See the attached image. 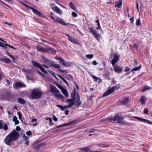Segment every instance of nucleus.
Here are the masks:
<instances>
[{"label":"nucleus","instance_id":"nucleus-1","mask_svg":"<svg viewBox=\"0 0 152 152\" xmlns=\"http://www.w3.org/2000/svg\"><path fill=\"white\" fill-rule=\"evenodd\" d=\"M71 96L72 99H67V108H71L75 104H75L78 107L81 104L82 102L79 101L80 96L78 93L76 94L75 89L72 93Z\"/></svg>","mask_w":152,"mask_h":152},{"label":"nucleus","instance_id":"nucleus-2","mask_svg":"<svg viewBox=\"0 0 152 152\" xmlns=\"http://www.w3.org/2000/svg\"><path fill=\"white\" fill-rule=\"evenodd\" d=\"M19 136V133L14 130L6 137L4 142L6 145L10 146L13 142L16 141L18 139Z\"/></svg>","mask_w":152,"mask_h":152},{"label":"nucleus","instance_id":"nucleus-3","mask_svg":"<svg viewBox=\"0 0 152 152\" xmlns=\"http://www.w3.org/2000/svg\"><path fill=\"white\" fill-rule=\"evenodd\" d=\"M42 92L39 91L36 89L33 90L31 92V96L33 99L39 98L42 96Z\"/></svg>","mask_w":152,"mask_h":152},{"label":"nucleus","instance_id":"nucleus-4","mask_svg":"<svg viewBox=\"0 0 152 152\" xmlns=\"http://www.w3.org/2000/svg\"><path fill=\"white\" fill-rule=\"evenodd\" d=\"M124 119L123 117L121 116H119L118 115L115 116L113 118H108V120L111 121V122L113 123H114L117 121L116 123H118V122L121 121Z\"/></svg>","mask_w":152,"mask_h":152},{"label":"nucleus","instance_id":"nucleus-5","mask_svg":"<svg viewBox=\"0 0 152 152\" xmlns=\"http://www.w3.org/2000/svg\"><path fill=\"white\" fill-rule=\"evenodd\" d=\"M20 3H22V4H23L26 7H28L29 8H30V9H31V10L32 11V12H34V13L36 15H37L41 16L42 18L44 17V16L42 15V14L41 12H38L37 10H36V9H34L33 7H30V6H29L26 4H24L22 2H20Z\"/></svg>","mask_w":152,"mask_h":152},{"label":"nucleus","instance_id":"nucleus-6","mask_svg":"<svg viewBox=\"0 0 152 152\" xmlns=\"http://www.w3.org/2000/svg\"><path fill=\"white\" fill-rule=\"evenodd\" d=\"M32 63L33 64V66H34L36 67L39 68L40 70H41L42 72H44V73L46 74H48V72L44 69V68L39 63L34 61H32Z\"/></svg>","mask_w":152,"mask_h":152},{"label":"nucleus","instance_id":"nucleus-7","mask_svg":"<svg viewBox=\"0 0 152 152\" xmlns=\"http://www.w3.org/2000/svg\"><path fill=\"white\" fill-rule=\"evenodd\" d=\"M111 57L113 58L111 63L113 65L119 61L120 56L117 54L115 53L112 54Z\"/></svg>","mask_w":152,"mask_h":152},{"label":"nucleus","instance_id":"nucleus-8","mask_svg":"<svg viewBox=\"0 0 152 152\" xmlns=\"http://www.w3.org/2000/svg\"><path fill=\"white\" fill-rule=\"evenodd\" d=\"M116 88L118 89L117 87L116 86H114L111 88L103 94V97L107 96L113 92L115 90Z\"/></svg>","mask_w":152,"mask_h":152},{"label":"nucleus","instance_id":"nucleus-9","mask_svg":"<svg viewBox=\"0 0 152 152\" xmlns=\"http://www.w3.org/2000/svg\"><path fill=\"white\" fill-rule=\"evenodd\" d=\"M89 30L90 32L93 34L94 36L99 41V37L100 36V35L96 31L94 30L93 28H90Z\"/></svg>","mask_w":152,"mask_h":152},{"label":"nucleus","instance_id":"nucleus-10","mask_svg":"<svg viewBox=\"0 0 152 152\" xmlns=\"http://www.w3.org/2000/svg\"><path fill=\"white\" fill-rule=\"evenodd\" d=\"M51 18L53 19L54 23H58L61 24L66 26V23L64 22L63 19L59 18H55L51 16Z\"/></svg>","mask_w":152,"mask_h":152},{"label":"nucleus","instance_id":"nucleus-11","mask_svg":"<svg viewBox=\"0 0 152 152\" xmlns=\"http://www.w3.org/2000/svg\"><path fill=\"white\" fill-rule=\"evenodd\" d=\"M67 36L68 37V40L74 44L78 45L79 44V42L77 39H75L67 34Z\"/></svg>","mask_w":152,"mask_h":152},{"label":"nucleus","instance_id":"nucleus-12","mask_svg":"<svg viewBox=\"0 0 152 152\" xmlns=\"http://www.w3.org/2000/svg\"><path fill=\"white\" fill-rule=\"evenodd\" d=\"M51 6L53 10L57 13H59L60 15H61L62 14V12L60 9L54 4H51Z\"/></svg>","mask_w":152,"mask_h":152},{"label":"nucleus","instance_id":"nucleus-13","mask_svg":"<svg viewBox=\"0 0 152 152\" xmlns=\"http://www.w3.org/2000/svg\"><path fill=\"white\" fill-rule=\"evenodd\" d=\"M50 91L52 93H59V91L54 86L52 85H50Z\"/></svg>","mask_w":152,"mask_h":152},{"label":"nucleus","instance_id":"nucleus-14","mask_svg":"<svg viewBox=\"0 0 152 152\" xmlns=\"http://www.w3.org/2000/svg\"><path fill=\"white\" fill-rule=\"evenodd\" d=\"M113 69L115 71L118 73L122 72L123 69L122 68H120V67L117 65H115L113 67Z\"/></svg>","mask_w":152,"mask_h":152},{"label":"nucleus","instance_id":"nucleus-15","mask_svg":"<svg viewBox=\"0 0 152 152\" xmlns=\"http://www.w3.org/2000/svg\"><path fill=\"white\" fill-rule=\"evenodd\" d=\"M26 86L25 85H24L22 84L20 82H17L16 83L15 86V88H20L22 87H25Z\"/></svg>","mask_w":152,"mask_h":152},{"label":"nucleus","instance_id":"nucleus-16","mask_svg":"<svg viewBox=\"0 0 152 152\" xmlns=\"http://www.w3.org/2000/svg\"><path fill=\"white\" fill-rule=\"evenodd\" d=\"M134 118H135L137 119H138L140 121L144 122L149 124H152V122H151L150 121L148 120H147L145 119H143L141 118L137 117H134Z\"/></svg>","mask_w":152,"mask_h":152},{"label":"nucleus","instance_id":"nucleus-17","mask_svg":"<svg viewBox=\"0 0 152 152\" xmlns=\"http://www.w3.org/2000/svg\"><path fill=\"white\" fill-rule=\"evenodd\" d=\"M57 86L59 88L61 91L62 93L65 95V96H66V91L61 85L59 84H56Z\"/></svg>","mask_w":152,"mask_h":152},{"label":"nucleus","instance_id":"nucleus-18","mask_svg":"<svg viewBox=\"0 0 152 152\" xmlns=\"http://www.w3.org/2000/svg\"><path fill=\"white\" fill-rule=\"evenodd\" d=\"M53 95L55 97L58 99H63V95L61 94H58V93H53Z\"/></svg>","mask_w":152,"mask_h":152},{"label":"nucleus","instance_id":"nucleus-19","mask_svg":"<svg viewBox=\"0 0 152 152\" xmlns=\"http://www.w3.org/2000/svg\"><path fill=\"white\" fill-rule=\"evenodd\" d=\"M129 101V98H126L124 99L123 100L121 101V100H119L118 102H120V104H123L124 105H126L128 102Z\"/></svg>","mask_w":152,"mask_h":152},{"label":"nucleus","instance_id":"nucleus-20","mask_svg":"<svg viewBox=\"0 0 152 152\" xmlns=\"http://www.w3.org/2000/svg\"><path fill=\"white\" fill-rule=\"evenodd\" d=\"M23 139L24 141V143L28 145L29 144V140L28 137L25 135L23 136Z\"/></svg>","mask_w":152,"mask_h":152},{"label":"nucleus","instance_id":"nucleus-21","mask_svg":"<svg viewBox=\"0 0 152 152\" xmlns=\"http://www.w3.org/2000/svg\"><path fill=\"white\" fill-rule=\"evenodd\" d=\"M146 100V98L145 96H142L140 99V101L141 103L143 104H145V102Z\"/></svg>","mask_w":152,"mask_h":152},{"label":"nucleus","instance_id":"nucleus-22","mask_svg":"<svg viewBox=\"0 0 152 152\" xmlns=\"http://www.w3.org/2000/svg\"><path fill=\"white\" fill-rule=\"evenodd\" d=\"M42 59L44 60V62L45 63H46L47 64H48L49 62H50L51 63H52L53 62V61H51L50 60H49L47 58H46L45 57H43V56L42 57Z\"/></svg>","mask_w":152,"mask_h":152},{"label":"nucleus","instance_id":"nucleus-23","mask_svg":"<svg viewBox=\"0 0 152 152\" xmlns=\"http://www.w3.org/2000/svg\"><path fill=\"white\" fill-rule=\"evenodd\" d=\"M122 1L121 0H119L116 2V4L115 6V7L120 8L122 5Z\"/></svg>","mask_w":152,"mask_h":152},{"label":"nucleus","instance_id":"nucleus-24","mask_svg":"<svg viewBox=\"0 0 152 152\" xmlns=\"http://www.w3.org/2000/svg\"><path fill=\"white\" fill-rule=\"evenodd\" d=\"M56 59L59 60L60 63L62 64L65 66H66V64L64 61V60L61 57H59L56 58Z\"/></svg>","mask_w":152,"mask_h":152},{"label":"nucleus","instance_id":"nucleus-25","mask_svg":"<svg viewBox=\"0 0 152 152\" xmlns=\"http://www.w3.org/2000/svg\"><path fill=\"white\" fill-rule=\"evenodd\" d=\"M18 103L22 104H24L26 103L25 100L21 98H18Z\"/></svg>","mask_w":152,"mask_h":152},{"label":"nucleus","instance_id":"nucleus-26","mask_svg":"<svg viewBox=\"0 0 152 152\" xmlns=\"http://www.w3.org/2000/svg\"><path fill=\"white\" fill-rule=\"evenodd\" d=\"M81 150L85 151V152H93L91 151V150L88 147H84L82 148Z\"/></svg>","mask_w":152,"mask_h":152},{"label":"nucleus","instance_id":"nucleus-27","mask_svg":"<svg viewBox=\"0 0 152 152\" xmlns=\"http://www.w3.org/2000/svg\"><path fill=\"white\" fill-rule=\"evenodd\" d=\"M37 50L38 51L42 52H46L48 50L47 49V48L44 49L41 47H37Z\"/></svg>","mask_w":152,"mask_h":152},{"label":"nucleus","instance_id":"nucleus-28","mask_svg":"<svg viewBox=\"0 0 152 152\" xmlns=\"http://www.w3.org/2000/svg\"><path fill=\"white\" fill-rule=\"evenodd\" d=\"M77 123V121L74 120L72 121L69 123H67V126H70L75 124Z\"/></svg>","mask_w":152,"mask_h":152},{"label":"nucleus","instance_id":"nucleus-29","mask_svg":"<svg viewBox=\"0 0 152 152\" xmlns=\"http://www.w3.org/2000/svg\"><path fill=\"white\" fill-rule=\"evenodd\" d=\"M47 49L48 50L47 51H48L49 53H51L53 54H55L56 52V50L50 48H47Z\"/></svg>","mask_w":152,"mask_h":152},{"label":"nucleus","instance_id":"nucleus-30","mask_svg":"<svg viewBox=\"0 0 152 152\" xmlns=\"http://www.w3.org/2000/svg\"><path fill=\"white\" fill-rule=\"evenodd\" d=\"M50 66H54V67L57 68L58 69H60L61 68L60 66L57 64H53V63L50 64Z\"/></svg>","mask_w":152,"mask_h":152},{"label":"nucleus","instance_id":"nucleus-31","mask_svg":"<svg viewBox=\"0 0 152 152\" xmlns=\"http://www.w3.org/2000/svg\"><path fill=\"white\" fill-rule=\"evenodd\" d=\"M1 61L2 62H4L6 63H9L10 62V59L7 58H3L1 59Z\"/></svg>","mask_w":152,"mask_h":152},{"label":"nucleus","instance_id":"nucleus-32","mask_svg":"<svg viewBox=\"0 0 152 152\" xmlns=\"http://www.w3.org/2000/svg\"><path fill=\"white\" fill-rule=\"evenodd\" d=\"M17 119V118L15 116L13 118V121L15 122V123L16 125L18 124L19 123Z\"/></svg>","mask_w":152,"mask_h":152},{"label":"nucleus","instance_id":"nucleus-33","mask_svg":"<svg viewBox=\"0 0 152 152\" xmlns=\"http://www.w3.org/2000/svg\"><path fill=\"white\" fill-rule=\"evenodd\" d=\"M69 5L70 7L73 10H76L75 7L74 5L73 4L72 2H70L69 4Z\"/></svg>","mask_w":152,"mask_h":152},{"label":"nucleus","instance_id":"nucleus-34","mask_svg":"<svg viewBox=\"0 0 152 152\" xmlns=\"http://www.w3.org/2000/svg\"><path fill=\"white\" fill-rule=\"evenodd\" d=\"M57 106L58 107L60 108L62 110H64L65 108H66V106H63L61 105H57Z\"/></svg>","mask_w":152,"mask_h":152},{"label":"nucleus","instance_id":"nucleus-35","mask_svg":"<svg viewBox=\"0 0 152 152\" xmlns=\"http://www.w3.org/2000/svg\"><path fill=\"white\" fill-rule=\"evenodd\" d=\"M141 66V65H140V66L139 67H136L133 68L131 71V72H132L133 71H137L138 70H139L140 69V67Z\"/></svg>","mask_w":152,"mask_h":152},{"label":"nucleus","instance_id":"nucleus-36","mask_svg":"<svg viewBox=\"0 0 152 152\" xmlns=\"http://www.w3.org/2000/svg\"><path fill=\"white\" fill-rule=\"evenodd\" d=\"M7 44H5L2 42H0V46L3 47L4 48H7Z\"/></svg>","mask_w":152,"mask_h":152},{"label":"nucleus","instance_id":"nucleus-37","mask_svg":"<svg viewBox=\"0 0 152 152\" xmlns=\"http://www.w3.org/2000/svg\"><path fill=\"white\" fill-rule=\"evenodd\" d=\"M86 57L89 59H91L93 57L94 55L93 54H88L86 56Z\"/></svg>","mask_w":152,"mask_h":152},{"label":"nucleus","instance_id":"nucleus-38","mask_svg":"<svg viewBox=\"0 0 152 152\" xmlns=\"http://www.w3.org/2000/svg\"><path fill=\"white\" fill-rule=\"evenodd\" d=\"M150 88V87L146 86L144 87V88L142 90V91H144L147 90H149Z\"/></svg>","mask_w":152,"mask_h":152},{"label":"nucleus","instance_id":"nucleus-39","mask_svg":"<svg viewBox=\"0 0 152 152\" xmlns=\"http://www.w3.org/2000/svg\"><path fill=\"white\" fill-rule=\"evenodd\" d=\"M136 24L138 26H139L141 24L140 20V18H138L137 20Z\"/></svg>","mask_w":152,"mask_h":152},{"label":"nucleus","instance_id":"nucleus-40","mask_svg":"<svg viewBox=\"0 0 152 152\" xmlns=\"http://www.w3.org/2000/svg\"><path fill=\"white\" fill-rule=\"evenodd\" d=\"M7 55L11 57L13 61L14 60V59H15V58L7 51Z\"/></svg>","mask_w":152,"mask_h":152},{"label":"nucleus","instance_id":"nucleus-41","mask_svg":"<svg viewBox=\"0 0 152 152\" xmlns=\"http://www.w3.org/2000/svg\"><path fill=\"white\" fill-rule=\"evenodd\" d=\"M73 77L72 75H67V79H68L69 80H71L73 79Z\"/></svg>","mask_w":152,"mask_h":152},{"label":"nucleus","instance_id":"nucleus-42","mask_svg":"<svg viewBox=\"0 0 152 152\" xmlns=\"http://www.w3.org/2000/svg\"><path fill=\"white\" fill-rule=\"evenodd\" d=\"M118 123L120 124L121 125H125L126 124V123L125 121H121L118 122Z\"/></svg>","mask_w":152,"mask_h":152},{"label":"nucleus","instance_id":"nucleus-43","mask_svg":"<svg viewBox=\"0 0 152 152\" xmlns=\"http://www.w3.org/2000/svg\"><path fill=\"white\" fill-rule=\"evenodd\" d=\"M96 130L94 129H92L90 130L89 131H86V132H89V133H92V132H94L95 131H96Z\"/></svg>","mask_w":152,"mask_h":152},{"label":"nucleus","instance_id":"nucleus-44","mask_svg":"<svg viewBox=\"0 0 152 152\" xmlns=\"http://www.w3.org/2000/svg\"><path fill=\"white\" fill-rule=\"evenodd\" d=\"M47 120H49L50 121V125H53V124L52 123V120L51 118H48L47 119Z\"/></svg>","mask_w":152,"mask_h":152},{"label":"nucleus","instance_id":"nucleus-45","mask_svg":"<svg viewBox=\"0 0 152 152\" xmlns=\"http://www.w3.org/2000/svg\"><path fill=\"white\" fill-rule=\"evenodd\" d=\"M144 113L146 114L148 113V109L145 108L144 110Z\"/></svg>","mask_w":152,"mask_h":152},{"label":"nucleus","instance_id":"nucleus-46","mask_svg":"<svg viewBox=\"0 0 152 152\" xmlns=\"http://www.w3.org/2000/svg\"><path fill=\"white\" fill-rule=\"evenodd\" d=\"M72 15L74 17H77V14L75 12H72Z\"/></svg>","mask_w":152,"mask_h":152},{"label":"nucleus","instance_id":"nucleus-47","mask_svg":"<svg viewBox=\"0 0 152 152\" xmlns=\"http://www.w3.org/2000/svg\"><path fill=\"white\" fill-rule=\"evenodd\" d=\"M3 129L5 130H7L8 129V127L7 125L5 124L4 125Z\"/></svg>","mask_w":152,"mask_h":152},{"label":"nucleus","instance_id":"nucleus-48","mask_svg":"<svg viewBox=\"0 0 152 152\" xmlns=\"http://www.w3.org/2000/svg\"><path fill=\"white\" fill-rule=\"evenodd\" d=\"M17 114L19 116V118L20 119H21L22 118V115L20 112H18Z\"/></svg>","mask_w":152,"mask_h":152},{"label":"nucleus","instance_id":"nucleus-49","mask_svg":"<svg viewBox=\"0 0 152 152\" xmlns=\"http://www.w3.org/2000/svg\"><path fill=\"white\" fill-rule=\"evenodd\" d=\"M92 77L95 80V81H97L99 79V78L98 77L95 76H93Z\"/></svg>","mask_w":152,"mask_h":152},{"label":"nucleus","instance_id":"nucleus-50","mask_svg":"<svg viewBox=\"0 0 152 152\" xmlns=\"http://www.w3.org/2000/svg\"><path fill=\"white\" fill-rule=\"evenodd\" d=\"M58 76L64 82L66 83V81L63 77L60 75H58Z\"/></svg>","mask_w":152,"mask_h":152},{"label":"nucleus","instance_id":"nucleus-51","mask_svg":"<svg viewBox=\"0 0 152 152\" xmlns=\"http://www.w3.org/2000/svg\"><path fill=\"white\" fill-rule=\"evenodd\" d=\"M4 76V75L3 73H1L0 74V80L1 78H3Z\"/></svg>","mask_w":152,"mask_h":152},{"label":"nucleus","instance_id":"nucleus-52","mask_svg":"<svg viewBox=\"0 0 152 152\" xmlns=\"http://www.w3.org/2000/svg\"><path fill=\"white\" fill-rule=\"evenodd\" d=\"M4 76V75L3 73H1L0 74V80L1 78H3Z\"/></svg>","mask_w":152,"mask_h":152},{"label":"nucleus","instance_id":"nucleus-53","mask_svg":"<svg viewBox=\"0 0 152 152\" xmlns=\"http://www.w3.org/2000/svg\"><path fill=\"white\" fill-rule=\"evenodd\" d=\"M3 127V124H2V121H0V129H1Z\"/></svg>","mask_w":152,"mask_h":152},{"label":"nucleus","instance_id":"nucleus-54","mask_svg":"<svg viewBox=\"0 0 152 152\" xmlns=\"http://www.w3.org/2000/svg\"><path fill=\"white\" fill-rule=\"evenodd\" d=\"M134 17H132V18L130 19V20H131V22L132 23H133V21H134Z\"/></svg>","mask_w":152,"mask_h":152},{"label":"nucleus","instance_id":"nucleus-55","mask_svg":"<svg viewBox=\"0 0 152 152\" xmlns=\"http://www.w3.org/2000/svg\"><path fill=\"white\" fill-rule=\"evenodd\" d=\"M109 145H102V146L103 148H107L109 147Z\"/></svg>","mask_w":152,"mask_h":152},{"label":"nucleus","instance_id":"nucleus-56","mask_svg":"<svg viewBox=\"0 0 152 152\" xmlns=\"http://www.w3.org/2000/svg\"><path fill=\"white\" fill-rule=\"evenodd\" d=\"M39 145H37L35 146H34L33 148L35 149H37L39 148Z\"/></svg>","mask_w":152,"mask_h":152},{"label":"nucleus","instance_id":"nucleus-57","mask_svg":"<svg viewBox=\"0 0 152 152\" xmlns=\"http://www.w3.org/2000/svg\"><path fill=\"white\" fill-rule=\"evenodd\" d=\"M26 134L28 135H30L31 134V131H29L26 132Z\"/></svg>","mask_w":152,"mask_h":152},{"label":"nucleus","instance_id":"nucleus-58","mask_svg":"<svg viewBox=\"0 0 152 152\" xmlns=\"http://www.w3.org/2000/svg\"><path fill=\"white\" fill-rule=\"evenodd\" d=\"M20 128L19 126H17L16 127V129L17 131H19L20 130Z\"/></svg>","mask_w":152,"mask_h":152},{"label":"nucleus","instance_id":"nucleus-59","mask_svg":"<svg viewBox=\"0 0 152 152\" xmlns=\"http://www.w3.org/2000/svg\"><path fill=\"white\" fill-rule=\"evenodd\" d=\"M130 70V69L127 66L125 69V71L126 72H127L129 71Z\"/></svg>","mask_w":152,"mask_h":152},{"label":"nucleus","instance_id":"nucleus-60","mask_svg":"<svg viewBox=\"0 0 152 152\" xmlns=\"http://www.w3.org/2000/svg\"><path fill=\"white\" fill-rule=\"evenodd\" d=\"M92 64L94 65H96L97 64V63L96 61H93L92 62Z\"/></svg>","mask_w":152,"mask_h":152},{"label":"nucleus","instance_id":"nucleus-61","mask_svg":"<svg viewBox=\"0 0 152 152\" xmlns=\"http://www.w3.org/2000/svg\"><path fill=\"white\" fill-rule=\"evenodd\" d=\"M53 120L55 121H58V118L54 116L53 117Z\"/></svg>","mask_w":152,"mask_h":152},{"label":"nucleus","instance_id":"nucleus-62","mask_svg":"<svg viewBox=\"0 0 152 152\" xmlns=\"http://www.w3.org/2000/svg\"><path fill=\"white\" fill-rule=\"evenodd\" d=\"M37 121V119L33 118L32 119L31 122H35L36 121Z\"/></svg>","mask_w":152,"mask_h":152},{"label":"nucleus","instance_id":"nucleus-63","mask_svg":"<svg viewBox=\"0 0 152 152\" xmlns=\"http://www.w3.org/2000/svg\"><path fill=\"white\" fill-rule=\"evenodd\" d=\"M97 26H98V27H97L96 29H99L101 28L100 23L99 24H99H97Z\"/></svg>","mask_w":152,"mask_h":152},{"label":"nucleus","instance_id":"nucleus-64","mask_svg":"<svg viewBox=\"0 0 152 152\" xmlns=\"http://www.w3.org/2000/svg\"><path fill=\"white\" fill-rule=\"evenodd\" d=\"M77 31L82 35L83 36H84V34H82L81 32L79 30V29H78L77 30Z\"/></svg>","mask_w":152,"mask_h":152}]
</instances>
